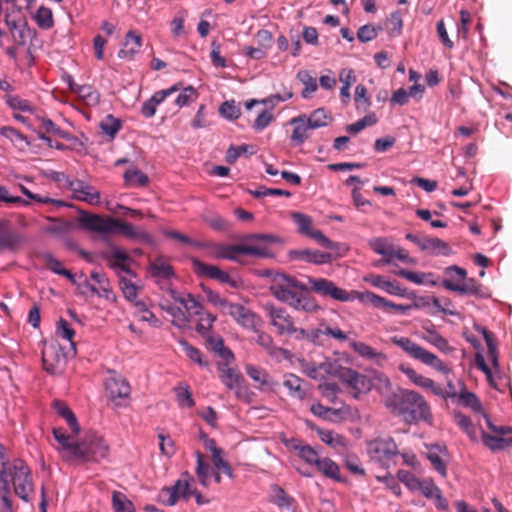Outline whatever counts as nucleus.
Here are the masks:
<instances>
[{
  "mask_svg": "<svg viewBox=\"0 0 512 512\" xmlns=\"http://www.w3.org/2000/svg\"><path fill=\"white\" fill-rule=\"evenodd\" d=\"M384 405L394 415L399 416L408 424L424 422L432 424L433 415L430 405L418 392L399 390L384 399Z\"/></svg>",
  "mask_w": 512,
  "mask_h": 512,
  "instance_id": "obj_1",
  "label": "nucleus"
},
{
  "mask_svg": "<svg viewBox=\"0 0 512 512\" xmlns=\"http://www.w3.org/2000/svg\"><path fill=\"white\" fill-rule=\"evenodd\" d=\"M309 290L305 284L285 273L275 274L270 285L271 294L276 299L295 310L312 313L320 310V306L316 299L307 293Z\"/></svg>",
  "mask_w": 512,
  "mask_h": 512,
  "instance_id": "obj_2",
  "label": "nucleus"
},
{
  "mask_svg": "<svg viewBox=\"0 0 512 512\" xmlns=\"http://www.w3.org/2000/svg\"><path fill=\"white\" fill-rule=\"evenodd\" d=\"M78 223L81 228L90 232L108 235L115 231L130 239L148 241L150 235L144 231H138L132 224L109 216H101L85 211H80Z\"/></svg>",
  "mask_w": 512,
  "mask_h": 512,
  "instance_id": "obj_3",
  "label": "nucleus"
},
{
  "mask_svg": "<svg viewBox=\"0 0 512 512\" xmlns=\"http://www.w3.org/2000/svg\"><path fill=\"white\" fill-rule=\"evenodd\" d=\"M276 237L270 234H250L244 242L237 245H227L224 259L238 261L241 255L265 258L271 255L269 248L263 243H274Z\"/></svg>",
  "mask_w": 512,
  "mask_h": 512,
  "instance_id": "obj_4",
  "label": "nucleus"
},
{
  "mask_svg": "<svg viewBox=\"0 0 512 512\" xmlns=\"http://www.w3.org/2000/svg\"><path fill=\"white\" fill-rule=\"evenodd\" d=\"M390 341L400 347L409 357L443 373L449 374L451 368L444 363L437 355L426 350L408 337L393 336Z\"/></svg>",
  "mask_w": 512,
  "mask_h": 512,
  "instance_id": "obj_5",
  "label": "nucleus"
},
{
  "mask_svg": "<svg viewBox=\"0 0 512 512\" xmlns=\"http://www.w3.org/2000/svg\"><path fill=\"white\" fill-rule=\"evenodd\" d=\"M5 467L7 471V491L9 492V482H12L14 491L18 497L28 501L29 495L33 491V484L29 478V468L22 461H16L12 466L2 463V470Z\"/></svg>",
  "mask_w": 512,
  "mask_h": 512,
  "instance_id": "obj_6",
  "label": "nucleus"
},
{
  "mask_svg": "<svg viewBox=\"0 0 512 512\" xmlns=\"http://www.w3.org/2000/svg\"><path fill=\"white\" fill-rule=\"evenodd\" d=\"M367 453L371 460L383 467L399 454L398 446L392 437L376 438L367 442Z\"/></svg>",
  "mask_w": 512,
  "mask_h": 512,
  "instance_id": "obj_7",
  "label": "nucleus"
},
{
  "mask_svg": "<svg viewBox=\"0 0 512 512\" xmlns=\"http://www.w3.org/2000/svg\"><path fill=\"white\" fill-rule=\"evenodd\" d=\"M294 223L297 225V231L300 234L306 235L315 240L319 245L330 249L336 250L339 247V243L333 242L328 239L320 230L313 228V221L310 216L294 212L291 214Z\"/></svg>",
  "mask_w": 512,
  "mask_h": 512,
  "instance_id": "obj_8",
  "label": "nucleus"
},
{
  "mask_svg": "<svg viewBox=\"0 0 512 512\" xmlns=\"http://www.w3.org/2000/svg\"><path fill=\"white\" fill-rule=\"evenodd\" d=\"M310 291L315 292L323 297H330L340 302L352 301L351 291L342 289L326 278L308 277Z\"/></svg>",
  "mask_w": 512,
  "mask_h": 512,
  "instance_id": "obj_9",
  "label": "nucleus"
},
{
  "mask_svg": "<svg viewBox=\"0 0 512 512\" xmlns=\"http://www.w3.org/2000/svg\"><path fill=\"white\" fill-rule=\"evenodd\" d=\"M82 456H77L80 461H99L108 455L109 447L103 437L90 435L87 439L79 443Z\"/></svg>",
  "mask_w": 512,
  "mask_h": 512,
  "instance_id": "obj_10",
  "label": "nucleus"
},
{
  "mask_svg": "<svg viewBox=\"0 0 512 512\" xmlns=\"http://www.w3.org/2000/svg\"><path fill=\"white\" fill-rule=\"evenodd\" d=\"M264 309L270 325L276 328L279 335H288L295 331L294 319L285 308L267 304Z\"/></svg>",
  "mask_w": 512,
  "mask_h": 512,
  "instance_id": "obj_11",
  "label": "nucleus"
},
{
  "mask_svg": "<svg viewBox=\"0 0 512 512\" xmlns=\"http://www.w3.org/2000/svg\"><path fill=\"white\" fill-rule=\"evenodd\" d=\"M227 314L242 328L252 332H258V328H261L263 324L261 317L257 313L238 303H233L232 306H229Z\"/></svg>",
  "mask_w": 512,
  "mask_h": 512,
  "instance_id": "obj_12",
  "label": "nucleus"
},
{
  "mask_svg": "<svg viewBox=\"0 0 512 512\" xmlns=\"http://www.w3.org/2000/svg\"><path fill=\"white\" fill-rule=\"evenodd\" d=\"M108 400L115 406H123L130 397L131 387L120 375H112L105 382Z\"/></svg>",
  "mask_w": 512,
  "mask_h": 512,
  "instance_id": "obj_13",
  "label": "nucleus"
},
{
  "mask_svg": "<svg viewBox=\"0 0 512 512\" xmlns=\"http://www.w3.org/2000/svg\"><path fill=\"white\" fill-rule=\"evenodd\" d=\"M183 478L177 480L174 485L161 489L159 498L160 502L166 506L175 505L180 499H189L191 489L188 480V473L182 475Z\"/></svg>",
  "mask_w": 512,
  "mask_h": 512,
  "instance_id": "obj_14",
  "label": "nucleus"
},
{
  "mask_svg": "<svg viewBox=\"0 0 512 512\" xmlns=\"http://www.w3.org/2000/svg\"><path fill=\"white\" fill-rule=\"evenodd\" d=\"M43 368L51 375H61L67 363V359L61 347L50 345L42 351Z\"/></svg>",
  "mask_w": 512,
  "mask_h": 512,
  "instance_id": "obj_15",
  "label": "nucleus"
},
{
  "mask_svg": "<svg viewBox=\"0 0 512 512\" xmlns=\"http://www.w3.org/2000/svg\"><path fill=\"white\" fill-rule=\"evenodd\" d=\"M5 23L8 26L14 42L22 46L26 43L27 37L30 35V29L27 26L26 19L20 9L6 12Z\"/></svg>",
  "mask_w": 512,
  "mask_h": 512,
  "instance_id": "obj_16",
  "label": "nucleus"
},
{
  "mask_svg": "<svg viewBox=\"0 0 512 512\" xmlns=\"http://www.w3.org/2000/svg\"><path fill=\"white\" fill-rule=\"evenodd\" d=\"M54 439L58 443V451L61 453L63 459L67 461L76 460L77 456H82L79 448V443L76 442L72 436L67 435L62 427L53 428Z\"/></svg>",
  "mask_w": 512,
  "mask_h": 512,
  "instance_id": "obj_17",
  "label": "nucleus"
},
{
  "mask_svg": "<svg viewBox=\"0 0 512 512\" xmlns=\"http://www.w3.org/2000/svg\"><path fill=\"white\" fill-rule=\"evenodd\" d=\"M338 377L342 382L348 384V386L355 391V397H357L359 393L370 390V380L365 375L360 374L351 368H340Z\"/></svg>",
  "mask_w": 512,
  "mask_h": 512,
  "instance_id": "obj_18",
  "label": "nucleus"
},
{
  "mask_svg": "<svg viewBox=\"0 0 512 512\" xmlns=\"http://www.w3.org/2000/svg\"><path fill=\"white\" fill-rule=\"evenodd\" d=\"M364 281L371 284L372 286L382 289L391 295L396 296H407L408 298H416L414 292L407 294V290L402 288L397 281L387 280L384 276L378 274H369L364 277Z\"/></svg>",
  "mask_w": 512,
  "mask_h": 512,
  "instance_id": "obj_19",
  "label": "nucleus"
},
{
  "mask_svg": "<svg viewBox=\"0 0 512 512\" xmlns=\"http://www.w3.org/2000/svg\"><path fill=\"white\" fill-rule=\"evenodd\" d=\"M246 374L256 383L255 387L264 392H273L278 387V382L263 368L252 364L246 365Z\"/></svg>",
  "mask_w": 512,
  "mask_h": 512,
  "instance_id": "obj_20",
  "label": "nucleus"
},
{
  "mask_svg": "<svg viewBox=\"0 0 512 512\" xmlns=\"http://www.w3.org/2000/svg\"><path fill=\"white\" fill-rule=\"evenodd\" d=\"M68 188L73 192V197L79 201L87 202L90 205L100 203V192L81 180L70 181Z\"/></svg>",
  "mask_w": 512,
  "mask_h": 512,
  "instance_id": "obj_21",
  "label": "nucleus"
},
{
  "mask_svg": "<svg viewBox=\"0 0 512 512\" xmlns=\"http://www.w3.org/2000/svg\"><path fill=\"white\" fill-rule=\"evenodd\" d=\"M291 260L301 261L313 264H325L332 261L333 257L330 253L321 252L313 249H295L288 252Z\"/></svg>",
  "mask_w": 512,
  "mask_h": 512,
  "instance_id": "obj_22",
  "label": "nucleus"
},
{
  "mask_svg": "<svg viewBox=\"0 0 512 512\" xmlns=\"http://www.w3.org/2000/svg\"><path fill=\"white\" fill-rule=\"evenodd\" d=\"M442 286L460 295H473L476 297H484L482 285L479 284L474 278H469L462 281V283H455L451 280H443Z\"/></svg>",
  "mask_w": 512,
  "mask_h": 512,
  "instance_id": "obj_23",
  "label": "nucleus"
},
{
  "mask_svg": "<svg viewBox=\"0 0 512 512\" xmlns=\"http://www.w3.org/2000/svg\"><path fill=\"white\" fill-rule=\"evenodd\" d=\"M103 259L109 260V267L114 270H121L127 274L133 275V272L127 265V261L130 260L129 255L122 249L115 245H111L109 250L102 252Z\"/></svg>",
  "mask_w": 512,
  "mask_h": 512,
  "instance_id": "obj_24",
  "label": "nucleus"
},
{
  "mask_svg": "<svg viewBox=\"0 0 512 512\" xmlns=\"http://www.w3.org/2000/svg\"><path fill=\"white\" fill-rule=\"evenodd\" d=\"M24 242V236L11 229L10 222L0 220V249L14 250Z\"/></svg>",
  "mask_w": 512,
  "mask_h": 512,
  "instance_id": "obj_25",
  "label": "nucleus"
},
{
  "mask_svg": "<svg viewBox=\"0 0 512 512\" xmlns=\"http://www.w3.org/2000/svg\"><path fill=\"white\" fill-rule=\"evenodd\" d=\"M419 491L425 496L427 499L433 500L435 506L439 510H447L448 502L444 498L440 488L436 486L434 481L431 478H425L421 481Z\"/></svg>",
  "mask_w": 512,
  "mask_h": 512,
  "instance_id": "obj_26",
  "label": "nucleus"
},
{
  "mask_svg": "<svg viewBox=\"0 0 512 512\" xmlns=\"http://www.w3.org/2000/svg\"><path fill=\"white\" fill-rule=\"evenodd\" d=\"M180 87L178 84L173 85L172 87L157 91L153 94V96L145 101L141 107V113L145 118H151L156 113V108L159 104H161L168 96L172 95L174 92L179 91Z\"/></svg>",
  "mask_w": 512,
  "mask_h": 512,
  "instance_id": "obj_27",
  "label": "nucleus"
},
{
  "mask_svg": "<svg viewBox=\"0 0 512 512\" xmlns=\"http://www.w3.org/2000/svg\"><path fill=\"white\" fill-rule=\"evenodd\" d=\"M400 370L408 377L410 381H412L415 385L424 388L429 389L434 395L445 397L443 389L435 384V382L425 377L419 373H417L413 368L406 367L401 365Z\"/></svg>",
  "mask_w": 512,
  "mask_h": 512,
  "instance_id": "obj_28",
  "label": "nucleus"
},
{
  "mask_svg": "<svg viewBox=\"0 0 512 512\" xmlns=\"http://www.w3.org/2000/svg\"><path fill=\"white\" fill-rule=\"evenodd\" d=\"M228 363L229 362L225 361V363L218 365L219 378L228 389L235 390L236 394L239 395L240 384L243 377L236 369L229 367Z\"/></svg>",
  "mask_w": 512,
  "mask_h": 512,
  "instance_id": "obj_29",
  "label": "nucleus"
},
{
  "mask_svg": "<svg viewBox=\"0 0 512 512\" xmlns=\"http://www.w3.org/2000/svg\"><path fill=\"white\" fill-rule=\"evenodd\" d=\"M141 45V36L134 31H129L126 34L123 47L118 52V57L121 59L131 60L134 55L139 52Z\"/></svg>",
  "mask_w": 512,
  "mask_h": 512,
  "instance_id": "obj_30",
  "label": "nucleus"
},
{
  "mask_svg": "<svg viewBox=\"0 0 512 512\" xmlns=\"http://www.w3.org/2000/svg\"><path fill=\"white\" fill-rule=\"evenodd\" d=\"M206 446L212 453L211 458L216 470H221L229 478H233L234 476L232 468L230 464L223 458V450L216 446V443L213 439H209L206 442Z\"/></svg>",
  "mask_w": 512,
  "mask_h": 512,
  "instance_id": "obj_31",
  "label": "nucleus"
},
{
  "mask_svg": "<svg viewBox=\"0 0 512 512\" xmlns=\"http://www.w3.org/2000/svg\"><path fill=\"white\" fill-rule=\"evenodd\" d=\"M369 246L376 254L383 256L381 262L385 264H389L392 262V251L394 245L387 238H372L369 241Z\"/></svg>",
  "mask_w": 512,
  "mask_h": 512,
  "instance_id": "obj_32",
  "label": "nucleus"
},
{
  "mask_svg": "<svg viewBox=\"0 0 512 512\" xmlns=\"http://www.w3.org/2000/svg\"><path fill=\"white\" fill-rule=\"evenodd\" d=\"M314 467L324 477L333 479L338 482L341 481L339 466L330 458L320 457L319 460L315 463Z\"/></svg>",
  "mask_w": 512,
  "mask_h": 512,
  "instance_id": "obj_33",
  "label": "nucleus"
},
{
  "mask_svg": "<svg viewBox=\"0 0 512 512\" xmlns=\"http://www.w3.org/2000/svg\"><path fill=\"white\" fill-rule=\"evenodd\" d=\"M53 407L56 413L67 422L71 432L74 435L79 434L80 426L74 412L64 402L59 400L54 401Z\"/></svg>",
  "mask_w": 512,
  "mask_h": 512,
  "instance_id": "obj_34",
  "label": "nucleus"
},
{
  "mask_svg": "<svg viewBox=\"0 0 512 512\" xmlns=\"http://www.w3.org/2000/svg\"><path fill=\"white\" fill-rule=\"evenodd\" d=\"M422 251H426L432 255H443L447 256L451 254V248L445 241L437 237L425 236L424 242L422 243Z\"/></svg>",
  "mask_w": 512,
  "mask_h": 512,
  "instance_id": "obj_35",
  "label": "nucleus"
},
{
  "mask_svg": "<svg viewBox=\"0 0 512 512\" xmlns=\"http://www.w3.org/2000/svg\"><path fill=\"white\" fill-rule=\"evenodd\" d=\"M349 347L359 356L367 360H374L377 363L386 360L385 354H383L382 352H377L371 346L367 345L364 342L351 341L349 343Z\"/></svg>",
  "mask_w": 512,
  "mask_h": 512,
  "instance_id": "obj_36",
  "label": "nucleus"
},
{
  "mask_svg": "<svg viewBox=\"0 0 512 512\" xmlns=\"http://www.w3.org/2000/svg\"><path fill=\"white\" fill-rule=\"evenodd\" d=\"M70 89L77 94L87 105H97L100 101L99 93L90 85H78L70 83Z\"/></svg>",
  "mask_w": 512,
  "mask_h": 512,
  "instance_id": "obj_37",
  "label": "nucleus"
},
{
  "mask_svg": "<svg viewBox=\"0 0 512 512\" xmlns=\"http://www.w3.org/2000/svg\"><path fill=\"white\" fill-rule=\"evenodd\" d=\"M291 124L294 126L291 140L296 144L304 143L308 138V130L311 129L308 122L306 121V115H301L291 120Z\"/></svg>",
  "mask_w": 512,
  "mask_h": 512,
  "instance_id": "obj_38",
  "label": "nucleus"
},
{
  "mask_svg": "<svg viewBox=\"0 0 512 512\" xmlns=\"http://www.w3.org/2000/svg\"><path fill=\"white\" fill-rule=\"evenodd\" d=\"M302 384L303 380L294 374H286L284 376L283 385L288 389L289 395L293 398L302 400L306 397V391Z\"/></svg>",
  "mask_w": 512,
  "mask_h": 512,
  "instance_id": "obj_39",
  "label": "nucleus"
},
{
  "mask_svg": "<svg viewBox=\"0 0 512 512\" xmlns=\"http://www.w3.org/2000/svg\"><path fill=\"white\" fill-rule=\"evenodd\" d=\"M352 301L359 300L362 303H370L376 308H385L387 299L381 297L371 291L359 292L356 290L351 291Z\"/></svg>",
  "mask_w": 512,
  "mask_h": 512,
  "instance_id": "obj_40",
  "label": "nucleus"
},
{
  "mask_svg": "<svg viewBox=\"0 0 512 512\" xmlns=\"http://www.w3.org/2000/svg\"><path fill=\"white\" fill-rule=\"evenodd\" d=\"M0 512H14L12 501L7 491V471L0 470Z\"/></svg>",
  "mask_w": 512,
  "mask_h": 512,
  "instance_id": "obj_41",
  "label": "nucleus"
},
{
  "mask_svg": "<svg viewBox=\"0 0 512 512\" xmlns=\"http://www.w3.org/2000/svg\"><path fill=\"white\" fill-rule=\"evenodd\" d=\"M339 80L343 84L340 90V95L345 100V103H348L350 100V87L356 81V76L353 69L343 68L339 72Z\"/></svg>",
  "mask_w": 512,
  "mask_h": 512,
  "instance_id": "obj_42",
  "label": "nucleus"
},
{
  "mask_svg": "<svg viewBox=\"0 0 512 512\" xmlns=\"http://www.w3.org/2000/svg\"><path fill=\"white\" fill-rule=\"evenodd\" d=\"M206 342L208 347L218 353L225 361L229 362L234 360L233 353L230 349L225 347L224 341L220 336H208Z\"/></svg>",
  "mask_w": 512,
  "mask_h": 512,
  "instance_id": "obj_43",
  "label": "nucleus"
},
{
  "mask_svg": "<svg viewBox=\"0 0 512 512\" xmlns=\"http://www.w3.org/2000/svg\"><path fill=\"white\" fill-rule=\"evenodd\" d=\"M480 433L484 445L492 451L502 450L508 446V440L503 437L505 434H489L482 429Z\"/></svg>",
  "mask_w": 512,
  "mask_h": 512,
  "instance_id": "obj_44",
  "label": "nucleus"
},
{
  "mask_svg": "<svg viewBox=\"0 0 512 512\" xmlns=\"http://www.w3.org/2000/svg\"><path fill=\"white\" fill-rule=\"evenodd\" d=\"M196 475L199 479V482L202 486L207 487L210 483L211 478V468L209 463L204 461V456L201 452H196Z\"/></svg>",
  "mask_w": 512,
  "mask_h": 512,
  "instance_id": "obj_45",
  "label": "nucleus"
},
{
  "mask_svg": "<svg viewBox=\"0 0 512 512\" xmlns=\"http://www.w3.org/2000/svg\"><path fill=\"white\" fill-rule=\"evenodd\" d=\"M427 335L423 336V339L430 343L431 345L435 346L437 349H439L442 352L449 353L453 351V348L449 345L446 338L441 336L439 333H437L435 330L426 328Z\"/></svg>",
  "mask_w": 512,
  "mask_h": 512,
  "instance_id": "obj_46",
  "label": "nucleus"
},
{
  "mask_svg": "<svg viewBox=\"0 0 512 512\" xmlns=\"http://www.w3.org/2000/svg\"><path fill=\"white\" fill-rule=\"evenodd\" d=\"M4 100L13 111L29 113H32L34 111V107L31 104V102L21 98L18 95L6 94L4 96Z\"/></svg>",
  "mask_w": 512,
  "mask_h": 512,
  "instance_id": "obj_47",
  "label": "nucleus"
},
{
  "mask_svg": "<svg viewBox=\"0 0 512 512\" xmlns=\"http://www.w3.org/2000/svg\"><path fill=\"white\" fill-rule=\"evenodd\" d=\"M297 78L304 85L301 93L302 97L305 99L309 98L318 88L316 76L312 75L309 71H299Z\"/></svg>",
  "mask_w": 512,
  "mask_h": 512,
  "instance_id": "obj_48",
  "label": "nucleus"
},
{
  "mask_svg": "<svg viewBox=\"0 0 512 512\" xmlns=\"http://www.w3.org/2000/svg\"><path fill=\"white\" fill-rule=\"evenodd\" d=\"M455 423L468 435L472 441L478 440L477 428L472 424L471 419L461 412L454 413Z\"/></svg>",
  "mask_w": 512,
  "mask_h": 512,
  "instance_id": "obj_49",
  "label": "nucleus"
},
{
  "mask_svg": "<svg viewBox=\"0 0 512 512\" xmlns=\"http://www.w3.org/2000/svg\"><path fill=\"white\" fill-rule=\"evenodd\" d=\"M112 507L115 512H135L134 504L119 491L112 492Z\"/></svg>",
  "mask_w": 512,
  "mask_h": 512,
  "instance_id": "obj_50",
  "label": "nucleus"
},
{
  "mask_svg": "<svg viewBox=\"0 0 512 512\" xmlns=\"http://www.w3.org/2000/svg\"><path fill=\"white\" fill-rule=\"evenodd\" d=\"M162 308L173 317L172 324L174 326L178 328H185L188 325L190 319L180 307L173 305H163Z\"/></svg>",
  "mask_w": 512,
  "mask_h": 512,
  "instance_id": "obj_51",
  "label": "nucleus"
},
{
  "mask_svg": "<svg viewBox=\"0 0 512 512\" xmlns=\"http://www.w3.org/2000/svg\"><path fill=\"white\" fill-rule=\"evenodd\" d=\"M179 343L191 361L197 363L200 367L208 366V361L204 359L202 352L198 348L192 346L184 339H181Z\"/></svg>",
  "mask_w": 512,
  "mask_h": 512,
  "instance_id": "obj_52",
  "label": "nucleus"
},
{
  "mask_svg": "<svg viewBox=\"0 0 512 512\" xmlns=\"http://www.w3.org/2000/svg\"><path fill=\"white\" fill-rule=\"evenodd\" d=\"M34 19L37 23V25L41 29H50L54 25V18L53 13L50 8H47L45 6H40L34 16Z\"/></svg>",
  "mask_w": 512,
  "mask_h": 512,
  "instance_id": "obj_53",
  "label": "nucleus"
},
{
  "mask_svg": "<svg viewBox=\"0 0 512 512\" xmlns=\"http://www.w3.org/2000/svg\"><path fill=\"white\" fill-rule=\"evenodd\" d=\"M39 137L45 134H52L61 138H67V133L60 129L52 120L48 118H38Z\"/></svg>",
  "mask_w": 512,
  "mask_h": 512,
  "instance_id": "obj_54",
  "label": "nucleus"
},
{
  "mask_svg": "<svg viewBox=\"0 0 512 512\" xmlns=\"http://www.w3.org/2000/svg\"><path fill=\"white\" fill-rule=\"evenodd\" d=\"M122 127V122L120 119L115 118L113 115L109 114L105 117L104 120L100 123V128L102 132L108 135L111 139L115 138L116 134Z\"/></svg>",
  "mask_w": 512,
  "mask_h": 512,
  "instance_id": "obj_55",
  "label": "nucleus"
},
{
  "mask_svg": "<svg viewBox=\"0 0 512 512\" xmlns=\"http://www.w3.org/2000/svg\"><path fill=\"white\" fill-rule=\"evenodd\" d=\"M330 120L331 117L323 108L314 110L308 118L306 117V121L308 122L311 129L327 126Z\"/></svg>",
  "mask_w": 512,
  "mask_h": 512,
  "instance_id": "obj_56",
  "label": "nucleus"
},
{
  "mask_svg": "<svg viewBox=\"0 0 512 512\" xmlns=\"http://www.w3.org/2000/svg\"><path fill=\"white\" fill-rule=\"evenodd\" d=\"M150 272L153 277L168 279L173 275L172 266L163 259L158 258L150 264Z\"/></svg>",
  "mask_w": 512,
  "mask_h": 512,
  "instance_id": "obj_57",
  "label": "nucleus"
},
{
  "mask_svg": "<svg viewBox=\"0 0 512 512\" xmlns=\"http://www.w3.org/2000/svg\"><path fill=\"white\" fill-rule=\"evenodd\" d=\"M124 179L129 186L144 187L149 183L148 176L138 169L127 170Z\"/></svg>",
  "mask_w": 512,
  "mask_h": 512,
  "instance_id": "obj_58",
  "label": "nucleus"
},
{
  "mask_svg": "<svg viewBox=\"0 0 512 512\" xmlns=\"http://www.w3.org/2000/svg\"><path fill=\"white\" fill-rule=\"evenodd\" d=\"M174 392L179 406L193 407L195 405V401L192 398L188 385L180 384L174 388Z\"/></svg>",
  "mask_w": 512,
  "mask_h": 512,
  "instance_id": "obj_59",
  "label": "nucleus"
},
{
  "mask_svg": "<svg viewBox=\"0 0 512 512\" xmlns=\"http://www.w3.org/2000/svg\"><path fill=\"white\" fill-rule=\"evenodd\" d=\"M255 333L257 334L255 342L265 349L269 355H276L279 349L274 345L273 338L268 333L261 331L260 328H258V332Z\"/></svg>",
  "mask_w": 512,
  "mask_h": 512,
  "instance_id": "obj_60",
  "label": "nucleus"
},
{
  "mask_svg": "<svg viewBox=\"0 0 512 512\" xmlns=\"http://www.w3.org/2000/svg\"><path fill=\"white\" fill-rule=\"evenodd\" d=\"M310 410L315 416L324 420H333L341 415L340 410L323 406L320 403L312 404Z\"/></svg>",
  "mask_w": 512,
  "mask_h": 512,
  "instance_id": "obj_61",
  "label": "nucleus"
},
{
  "mask_svg": "<svg viewBox=\"0 0 512 512\" xmlns=\"http://www.w3.org/2000/svg\"><path fill=\"white\" fill-rule=\"evenodd\" d=\"M458 398L463 406L470 408L474 412L482 411V405L474 393L465 390L460 392Z\"/></svg>",
  "mask_w": 512,
  "mask_h": 512,
  "instance_id": "obj_62",
  "label": "nucleus"
},
{
  "mask_svg": "<svg viewBox=\"0 0 512 512\" xmlns=\"http://www.w3.org/2000/svg\"><path fill=\"white\" fill-rule=\"evenodd\" d=\"M318 435L322 442L330 445L333 448H338L345 445L344 438L331 430H318Z\"/></svg>",
  "mask_w": 512,
  "mask_h": 512,
  "instance_id": "obj_63",
  "label": "nucleus"
},
{
  "mask_svg": "<svg viewBox=\"0 0 512 512\" xmlns=\"http://www.w3.org/2000/svg\"><path fill=\"white\" fill-rule=\"evenodd\" d=\"M198 323L196 325V330L202 336H205L212 328L213 323L216 320V316L211 314L210 312H203L202 315L197 316Z\"/></svg>",
  "mask_w": 512,
  "mask_h": 512,
  "instance_id": "obj_64",
  "label": "nucleus"
}]
</instances>
